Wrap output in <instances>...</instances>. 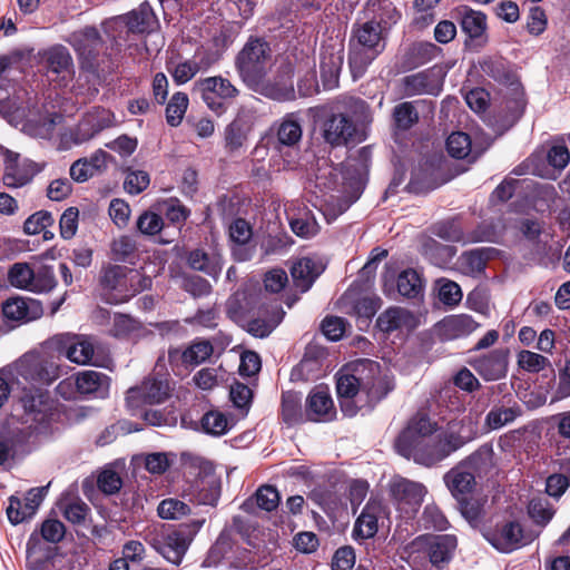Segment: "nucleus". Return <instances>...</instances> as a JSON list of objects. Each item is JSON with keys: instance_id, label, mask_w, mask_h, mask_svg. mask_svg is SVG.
Here are the masks:
<instances>
[{"instance_id": "f257e3e1", "label": "nucleus", "mask_w": 570, "mask_h": 570, "mask_svg": "<svg viewBox=\"0 0 570 570\" xmlns=\"http://www.w3.org/2000/svg\"><path fill=\"white\" fill-rule=\"evenodd\" d=\"M449 426L438 433L439 425L425 414L414 415L394 442L396 452L424 466H433L473 440Z\"/></svg>"}, {"instance_id": "f03ea898", "label": "nucleus", "mask_w": 570, "mask_h": 570, "mask_svg": "<svg viewBox=\"0 0 570 570\" xmlns=\"http://www.w3.org/2000/svg\"><path fill=\"white\" fill-rule=\"evenodd\" d=\"M336 392L341 410L354 416L364 407H372L386 391L383 387L381 366L372 360H357L336 374Z\"/></svg>"}, {"instance_id": "7ed1b4c3", "label": "nucleus", "mask_w": 570, "mask_h": 570, "mask_svg": "<svg viewBox=\"0 0 570 570\" xmlns=\"http://www.w3.org/2000/svg\"><path fill=\"white\" fill-rule=\"evenodd\" d=\"M20 407L21 412L17 410L12 415L8 431L0 433V465L13 456L17 443L51 431L52 405L48 393L41 390L26 393L20 400Z\"/></svg>"}, {"instance_id": "20e7f679", "label": "nucleus", "mask_w": 570, "mask_h": 570, "mask_svg": "<svg viewBox=\"0 0 570 570\" xmlns=\"http://www.w3.org/2000/svg\"><path fill=\"white\" fill-rule=\"evenodd\" d=\"M387 36L389 29L376 19L353 24L348 67L354 80L363 77L370 65L385 50Z\"/></svg>"}, {"instance_id": "39448f33", "label": "nucleus", "mask_w": 570, "mask_h": 570, "mask_svg": "<svg viewBox=\"0 0 570 570\" xmlns=\"http://www.w3.org/2000/svg\"><path fill=\"white\" fill-rule=\"evenodd\" d=\"M8 368L19 385H49L60 375L59 356L50 341L41 350L23 354Z\"/></svg>"}, {"instance_id": "423d86ee", "label": "nucleus", "mask_w": 570, "mask_h": 570, "mask_svg": "<svg viewBox=\"0 0 570 570\" xmlns=\"http://www.w3.org/2000/svg\"><path fill=\"white\" fill-rule=\"evenodd\" d=\"M150 284L149 277L141 276L138 271L121 265L108 264L99 274L100 296L109 304L125 303Z\"/></svg>"}, {"instance_id": "0eeeda50", "label": "nucleus", "mask_w": 570, "mask_h": 570, "mask_svg": "<svg viewBox=\"0 0 570 570\" xmlns=\"http://www.w3.org/2000/svg\"><path fill=\"white\" fill-rule=\"evenodd\" d=\"M253 297L246 292L235 293L227 302L229 315L250 335L259 338L267 337L282 322L284 312L277 305L259 308L257 317H248Z\"/></svg>"}, {"instance_id": "6e6552de", "label": "nucleus", "mask_w": 570, "mask_h": 570, "mask_svg": "<svg viewBox=\"0 0 570 570\" xmlns=\"http://www.w3.org/2000/svg\"><path fill=\"white\" fill-rule=\"evenodd\" d=\"M272 62L269 45L259 38H250L235 60L240 78L250 88L262 85Z\"/></svg>"}, {"instance_id": "1a4fd4ad", "label": "nucleus", "mask_w": 570, "mask_h": 570, "mask_svg": "<svg viewBox=\"0 0 570 570\" xmlns=\"http://www.w3.org/2000/svg\"><path fill=\"white\" fill-rule=\"evenodd\" d=\"M9 284L33 294H46L57 286L53 267L46 264L18 262L8 271Z\"/></svg>"}, {"instance_id": "9d476101", "label": "nucleus", "mask_w": 570, "mask_h": 570, "mask_svg": "<svg viewBox=\"0 0 570 570\" xmlns=\"http://www.w3.org/2000/svg\"><path fill=\"white\" fill-rule=\"evenodd\" d=\"M387 492L400 518L412 520L419 512L428 489L423 483L397 475L390 480Z\"/></svg>"}, {"instance_id": "9b49d317", "label": "nucleus", "mask_w": 570, "mask_h": 570, "mask_svg": "<svg viewBox=\"0 0 570 570\" xmlns=\"http://www.w3.org/2000/svg\"><path fill=\"white\" fill-rule=\"evenodd\" d=\"M203 523L204 520H196L189 524H180L178 528L164 531L153 538L151 546L167 561L178 566Z\"/></svg>"}, {"instance_id": "f8f14e48", "label": "nucleus", "mask_w": 570, "mask_h": 570, "mask_svg": "<svg viewBox=\"0 0 570 570\" xmlns=\"http://www.w3.org/2000/svg\"><path fill=\"white\" fill-rule=\"evenodd\" d=\"M193 90L217 115L225 112L229 102L238 95L236 87L220 76L198 79L194 83Z\"/></svg>"}, {"instance_id": "ddd939ff", "label": "nucleus", "mask_w": 570, "mask_h": 570, "mask_svg": "<svg viewBox=\"0 0 570 570\" xmlns=\"http://www.w3.org/2000/svg\"><path fill=\"white\" fill-rule=\"evenodd\" d=\"M170 395V386L166 376H148L138 386L127 391L126 402L131 410L142 405L160 404Z\"/></svg>"}, {"instance_id": "4468645a", "label": "nucleus", "mask_w": 570, "mask_h": 570, "mask_svg": "<svg viewBox=\"0 0 570 570\" xmlns=\"http://www.w3.org/2000/svg\"><path fill=\"white\" fill-rule=\"evenodd\" d=\"M56 354L66 356L70 362L85 365L91 362L95 343L91 337L75 334H60L50 340Z\"/></svg>"}, {"instance_id": "2eb2a0df", "label": "nucleus", "mask_w": 570, "mask_h": 570, "mask_svg": "<svg viewBox=\"0 0 570 570\" xmlns=\"http://www.w3.org/2000/svg\"><path fill=\"white\" fill-rule=\"evenodd\" d=\"M456 546L458 541L453 534H423L411 542V549L425 552L433 566L448 563Z\"/></svg>"}, {"instance_id": "dca6fc26", "label": "nucleus", "mask_w": 570, "mask_h": 570, "mask_svg": "<svg viewBox=\"0 0 570 570\" xmlns=\"http://www.w3.org/2000/svg\"><path fill=\"white\" fill-rule=\"evenodd\" d=\"M444 73L441 68L433 67L403 78V90L407 96L439 95L443 85Z\"/></svg>"}, {"instance_id": "f3484780", "label": "nucleus", "mask_w": 570, "mask_h": 570, "mask_svg": "<svg viewBox=\"0 0 570 570\" xmlns=\"http://www.w3.org/2000/svg\"><path fill=\"white\" fill-rule=\"evenodd\" d=\"M509 352L504 348H497L487 354L474 357L470 365L485 381H498L503 379L508 372Z\"/></svg>"}, {"instance_id": "a211bd4d", "label": "nucleus", "mask_w": 570, "mask_h": 570, "mask_svg": "<svg viewBox=\"0 0 570 570\" xmlns=\"http://www.w3.org/2000/svg\"><path fill=\"white\" fill-rule=\"evenodd\" d=\"M48 491V487L30 489L23 501L16 497H11L7 508V515L12 524H18L27 519L32 518Z\"/></svg>"}, {"instance_id": "6ab92c4d", "label": "nucleus", "mask_w": 570, "mask_h": 570, "mask_svg": "<svg viewBox=\"0 0 570 570\" xmlns=\"http://www.w3.org/2000/svg\"><path fill=\"white\" fill-rule=\"evenodd\" d=\"M487 541L500 552H511L522 544L523 531L520 523L509 521L484 533Z\"/></svg>"}, {"instance_id": "aec40b11", "label": "nucleus", "mask_w": 570, "mask_h": 570, "mask_svg": "<svg viewBox=\"0 0 570 570\" xmlns=\"http://www.w3.org/2000/svg\"><path fill=\"white\" fill-rule=\"evenodd\" d=\"M324 138L331 145L340 146L361 141L362 137L354 122L345 115H333L324 125Z\"/></svg>"}, {"instance_id": "412c9836", "label": "nucleus", "mask_w": 570, "mask_h": 570, "mask_svg": "<svg viewBox=\"0 0 570 570\" xmlns=\"http://www.w3.org/2000/svg\"><path fill=\"white\" fill-rule=\"evenodd\" d=\"M306 415L314 422H330L336 416L333 399L327 387H314L306 399Z\"/></svg>"}, {"instance_id": "4be33fe9", "label": "nucleus", "mask_w": 570, "mask_h": 570, "mask_svg": "<svg viewBox=\"0 0 570 570\" xmlns=\"http://www.w3.org/2000/svg\"><path fill=\"white\" fill-rule=\"evenodd\" d=\"M344 62V45L342 42L324 46L321 52L320 69L324 82L328 87L336 85Z\"/></svg>"}, {"instance_id": "5701e85b", "label": "nucleus", "mask_w": 570, "mask_h": 570, "mask_svg": "<svg viewBox=\"0 0 570 570\" xmlns=\"http://www.w3.org/2000/svg\"><path fill=\"white\" fill-rule=\"evenodd\" d=\"M324 269L325 266L318 258L303 257L298 259L291 268L295 287L301 293L307 292Z\"/></svg>"}, {"instance_id": "b1692460", "label": "nucleus", "mask_w": 570, "mask_h": 570, "mask_svg": "<svg viewBox=\"0 0 570 570\" xmlns=\"http://www.w3.org/2000/svg\"><path fill=\"white\" fill-rule=\"evenodd\" d=\"M33 176L31 164L20 161L19 154L7 150L4 154L3 184L7 187L19 188L28 184Z\"/></svg>"}, {"instance_id": "393cba45", "label": "nucleus", "mask_w": 570, "mask_h": 570, "mask_svg": "<svg viewBox=\"0 0 570 570\" xmlns=\"http://www.w3.org/2000/svg\"><path fill=\"white\" fill-rule=\"evenodd\" d=\"M253 88L258 90L265 97L278 101H287L295 98V89L291 67H286V69L273 81H265L263 79L262 85Z\"/></svg>"}, {"instance_id": "a878e982", "label": "nucleus", "mask_w": 570, "mask_h": 570, "mask_svg": "<svg viewBox=\"0 0 570 570\" xmlns=\"http://www.w3.org/2000/svg\"><path fill=\"white\" fill-rule=\"evenodd\" d=\"M382 512V503L379 500H370L355 521L353 537L356 540L373 538L377 532V521Z\"/></svg>"}, {"instance_id": "bb28decb", "label": "nucleus", "mask_w": 570, "mask_h": 570, "mask_svg": "<svg viewBox=\"0 0 570 570\" xmlns=\"http://www.w3.org/2000/svg\"><path fill=\"white\" fill-rule=\"evenodd\" d=\"M2 312L8 320L30 322L42 315V307L36 299L14 297L3 304Z\"/></svg>"}, {"instance_id": "cd10ccee", "label": "nucleus", "mask_w": 570, "mask_h": 570, "mask_svg": "<svg viewBox=\"0 0 570 570\" xmlns=\"http://www.w3.org/2000/svg\"><path fill=\"white\" fill-rule=\"evenodd\" d=\"M475 475L465 464L460 462L444 474V482L453 497L460 499L475 488Z\"/></svg>"}, {"instance_id": "c85d7f7f", "label": "nucleus", "mask_w": 570, "mask_h": 570, "mask_svg": "<svg viewBox=\"0 0 570 570\" xmlns=\"http://www.w3.org/2000/svg\"><path fill=\"white\" fill-rule=\"evenodd\" d=\"M478 323L465 314L452 315L441 321L436 331L442 340H454L471 334L478 328Z\"/></svg>"}, {"instance_id": "c756f323", "label": "nucleus", "mask_w": 570, "mask_h": 570, "mask_svg": "<svg viewBox=\"0 0 570 570\" xmlns=\"http://www.w3.org/2000/svg\"><path fill=\"white\" fill-rule=\"evenodd\" d=\"M187 262L193 269L203 272L213 278H218L224 265L220 253L217 250L207 253L200 248L191 250Z\"/></svg>"}, {"instance_id": "7c9ffc66", "label": "nucleus", "mask_w": 570, "mask_h": 570, "mask_svg": "<svg viewBox=\"0 0 570 570\" xmlns=\"http://www.w3.org/2000/svg\"><path fill=\"white\" fill-rule=\"evenodd\" d=\"M376 326L384 333H391L397 330L412 328L415 326L413 314L399 306H393L384 311L376 320Z\"/></svg>"}, {"instance_id": "2f4dec72", "label": "nucleus", "mask_w": 570, "mask_h": 570, "mask_svg": "<svg viewBox=\"0 0 570 570\" xmlns=\"http://www.w3.org/2000/svg\"><path fill=\"white\" fill-rule=\"evenodd\" d=\"M128 31L132 33H150L158 28V19L147 2L139 6L138 9L129 12L126 17Z\"/></svg>"}, {"instance_id": "473e14b6", "label": "nucleus", "mask_w": 570, "mask_h": 570, "mask_svg": "<svg viewBox=\"0 0 570 570\" xmlns=\"http://www.w3.org/2000/svg\"><path fill=\"white\" fill-rule=\"evenodd\" d=\"M109 125V112L105 109H97L95 112L88 114L77 127L75 142L82 144L91 139Z\"/></svg>"}, {"instance_id": "72a5a7b5", "label": "nucleus", "mask_w": 570, "mask_h": 570, "mask_svg": "<svg viewBox=\"0 0 570 570\" xmlns=\"http://www.w3.org/2000/svg\"><path fill=\"white\" fill-rule=\"evenodd\" d=\"M209 60L196 59L184 60L180 62L168 61L167 71L177 85H184L193 79L198 72L205 71L210 67Z\"/></svg>"}, {"instance_id": "f704fd0d", "label": "nucleus", "mask_w": 570, "mask_h": 570, "mask_svg": "<svg viewBox=\"0 0 570 570\" xmlns=\"http://www.w3.org/2000/svg\"><path fill=\"white\" fill-rule=\"evenodd\" d=\"M77 391L83 395L104 394L109 386V377L100 372L87 370L75 377Z\"/></svg>"}, {"instance_id": "c9c22d12", "label": "nucleus", "mask_w": 570, "mask_h": 570, "mask_svg": "<svg viewBox=\"0 0 570 570\" xmlns=\"http://www.w3.org/2000/svg\"><path fill=\"white\" fill-rule=\"evenodd\" d=\"M302 135L301 122L294 114L286 115L277 125L276 137L279 147H295Z\"/></svg>"}, {"instance_id": "e433bc0d", "label": "nucleus", "mask_w": 570, "mask_h": 570, "mask_svg": "<svg viewBox=\"0 0 570 570\" xmlns=\"http://www.w3.org/2000/svg\"><path fill=\"white\" fill-rule=\"evenodd\" d=\"M493 456L492 446L484 444L461 462L473 472L475 478H482L493 469Z\"/></svg>"}, {"instance_id": "4c0bfd02", "label": "nucleus", "mask_w": 570, "mask_h": 570, "mask_svg": "<svg viewBox=\"0 0 570 570\" xmlns=\"http://www.w3.org/2000/svg\"><path fill=\"white\" fill-rule=\"evenodd\" d=\"M519 415H521V407L518 404L494 405L485 415L484 426L489 431L499 430L512 423Z\"/></svg>"}, {"instance_id": "58836bf2", "label": "nucleus", "mask_w": 570, "mask_h": 570, "mask_svg": "<svg viewBox=\"0 0 570 570\" xmlns=\"http://www.w3.org/2000/svg\"><path fill=\"white\" fill-rule=\"evenodd\" d=\"M461 27L471 39H480L487 31V16L469 7L460 9Z\"/></svg>"}, {"instance_id": "ea45409f", "label": "nucleus", "mask_w": 570, "mask_h": 570, "mask_svg": "<svg viewBox=\"0 0 570 570\" xmlns=\"http://www.w3.org/2000/svg\"><path fill=\"white\" fill-rule=\"evenodd\" d=\"M110 253L115 261L134 263L138 253V243L134 236L121 235L111 242Z\"/></svg>"}, {"instance_id": "a19ab883", "label": "nucleus", "mask_w": 570, "mask_h": 570, "mask_svg": "<svg viewBox=\"0 0 570 570\" xmlns=\"http://www.w3.org/2000/svg\"><path fill=\"white\" fill-rule=\"evenodd\" d=\"M448 153L458 159L470 157L471 160L476 159L478 155L472 148L471 138L462 131L452 132L446 140Z\"/></svg>"}, {"instance_id": "79ce46f5", "label": "nucleus", "mask_w": 570, "mask_h": 570, "mask_svg": "<svg viewBox=\"0 0 570 570\" xmlns=\"http://www.w3.org/2000/svg\"><path fill=\"white\" fill-rule=\"evenodd\" d=\"M46 61L49 71L63 73V78L71 72L72 58L67 48L62 46H57L48 50Z\"/></svg>"}, {"instance_id": "37998d69", "label": "nucleus", "mask_w": 570, "mask_h": 570, "mask_svg": "<svg viewBox=\"0 0 570 570\" xmlns=\"http://www.w3.org/2000/svg\"><path fill=\"white\" fill-rule=\"evenodd\" d=\"M289 225L293 233L303 238H309L317 234L318 224L314 216L308 212H304L298 216H295L291 209H287Z\"/></svg>"}, {"instance_id": "c03bdc74", "label": "nucleus", "mask_w": 570, "mask_h": 570, "mask_svg": "<svg viewBox=\"0 0 570 570\" xmlns=\"http://www.w3.org/2000/svg\"><path fill=\"white\" fill-rule=\"evenodd\" d=\"M397 291L404 297H419L423 291V282L419 273L411 268L403 271L397 277Z\"/></svg>"}, {"instance_id": "a18cd8bd", "label": "nucleus", "mask_w": 570, "mask_h": 570, "mask_svg": "<svg viewBox=\"0 0 570 570\" xmlns=\"http://www.w3.org/2000/svg\"><path fill=\"white\" fill-rule=\"evenodd\" d=\"M213 345L208 341H194L181 354L185 364L196 366L213 354Z\"/></svg>"}, {"instance_id": "49530a36", "label": "nucleus", "mask_w": 570, "mask_h": 570, "mask_svg": "<svg viewBox=\"0 0 570 570\" xmlns=\"http://www.w3.org/2000/svg\"><path fill=\"white\" fill-rule=\"evenodd\" d=\"M202 429L206 434L220 436L229 430L226 415L219 411H208L202 417Z\"/></svg>"}, {"instance_id": "de8ad7c7", "label": "nucleus", "mask_w": 570, "mask_h": 570, "mask_svg": "<svg viewBox=\"0 0 570 570\" xmlns=\"http://www.w3.org/2000/svg\"><path fill=\"white\" fill-rule=\"evenodd\" d=\"M158 515L164 520H178L190 513V508L176 498L164 499L157 508Z\"/></svg>"}, {"instance_id": "09e8293b", "label": "nucleus", "mask_w": 570, "mask_h": 570, "mask_svg": "<svg viewBox=\"0 0 570 570\" xmlns=\"http://www.w3.org/2000/svg\"><path fill=\"white\" fill-rule=\"evenodd\" d=\"M188 107V97L184 92H176L166 108V119L170 126H178Z\"/></svg>"}, {"instance_id": "8fccbe9b", "label": "nucleus", "mask_w": 570, "mask_h": 570, "mask_svg": "<svg viewBox=\"0 0 570 570\" xmlns=\"http://www.w3.org/2000/svg\"><path fill=\"white\" fill-rule=\"evenodd\" d=\"M380 307V298L362 297L353 306V312L357 317L358 326L368 325V321L375 315Z\"/></svg>"}, {"instance_id": "3c124183", "label": "nucleus", "mask_w": 570, "mask_h": 570, "mask_svg": "<svg viewBox=\"0 0 570 570\" xmlns=\"http://www.w3.org/2000/svg\"><path fill=\"white\" fill-rule=\"evenodd\" d=\"M421 521L423 522V527L425 529H434L438 531L446 530L449 527V521L443 514V512L440 510V508L434 504L430 503L426 504Z\"/></svg>"}, {"instance_id": "603ef678", "label": "nucleus", "mask_w": 570, "mask_h": 570, "mask_svg": "<svg viewBox=\"0 0 570 570\" xmlns=\"http://www.w3.org/2000/svg\"><path fill=\"white\" fill-rule=\"evenodd\" d=\"M485 261L481 250H471L462 254L459 258L461 271L466 275L480 274L485 267Z\"/></svg>"}, {"instance_id": "864d4df0", "label": "nucleus", "mask_w": 570, "mask_h": 570, "mask_svg": "<svg viewBox=\"0 0 570 570\" xmlns=\"http://www.w3.org/2000/svg\"><path fill=\"white\" fill-rule=\"evenodd\" d=\"M150 184L149 174L145 170H131L129 169L126 174L124 181V188L131 195H138L142 193Z\"/></svg>"}, {"instance_id": "5fc2aeb1", "label": "nucleus", "mask_w": 570, "mask_h": 570, "mask_svg": "<svg viewBox=\"0 0 570 570\" xmlns=\"http://www.w3.org/2000/svg\"><path fill=\"white\" fill-rule=\"evenodd\" d=\"M518 365L527 372L537 373L549 365V360L541 354L524 350L518 354Z\"/></svg>"}, {"instance_id": "6e6d98bb", "label": "nucleus", "mask_w": 570, "mask_h": 570, "mask_svg": "<svg viewBox=\"0 0 570 570\" xmlns=\"http://www.w3.org/2000/svg\"><path fill=\"white\" fill-rule=\"evenodd\" d=\"M163 227V218L153 212H145L137 219V228L144 235L154 236L160 233Z\"/></svg>"}, {"instance_id": "4d7b16f0", "label": "nucleus", "mask_w": 570, "mask_h": 570, "mask_svg": "<svg viewBox=\"0 0 570 570\" xmlns=\"http://www.w3.org/2000/svg\"><path fill=\"white\" fill-rule=\"evenodd\" d=\"M53 224V217L49 212L40 210L32 214L23 224V229L29 235H36Z\"/></svg>"}, {"instance_id": "13d9d810", "label": "nucleus", "mask_w": 570, "mask_h": 570, "mask_svg": "<svg viewBox=\"0 0 570 570\" xmlns=\"http://www.w3.org/2000/svg\"><path fill=\"white\" fill-rule=\"evenodd\" d=\"M439 284V298L445 305H456L462 299V291L460 286L449 279H440Z\"/></svg>"}, {"instance_id": "bf43d9fd", "label": "nucleus", "mask_w": 570, "mask_h": 570, "mask_svg": "<svg viewBox=\"0 0 570 570\" xmlns=\"http://www.w3.org/2000/svg\"><path fill=\"white\" fill-rule=\"evenodd\" d=\"M394 120L399 128L407 129L417 121V112L411 102H402L394 108Z\"/></svg>"}, {"instance_id": "052dcab7", "label": "nucleus", "mask_w": 570, "mask_h": 570, "mask_svg": "<svg viewBox=\"0 0 570 570\" xmlns=\"http://www.w3.org/2000/svg\"><path fill=\"white\" fill-rule=\"evenodd\" d=\"M257 505L265 511H273L278 507V491L271 485L261 487L255 494Z\"/></svg>"}, {"instance_id": "680f3d73", "label": "nucleus", "mask_w": 570, "mask_h": 570, "mask_svg": "<svg viewBox=\"0 0 570 570\" xmlns=\"http://www.w3.org/2000/svg\"><path fill=\"white\" fill-rule=\"evenodd\" d=\"M79 212L75 207L67 208L60 217V235L65 239L75 236L78 228Z\"/></svg>"}, {"instance_id": "e2e57ef3", "label": "nucleus", "mask_w": 570, "mask_h": 570, "mask_svg": "<svg viewBox=\"0 0 570 570\" xmlns=\"http://www.w3.org/2000/svg\"><path fill=\"white\" fill-rule=\"evenodd\" d=\"M139 327L138 322L128 315L117 314L112 321L111 334L116 337L129 336Z\"/></svg>"}, {"instance_id": "0e129e2a", "label": "nucleus", "mask_w": 570, "mask_h": 570, "mask_svg": "<svg viewBox=\"0 0 570 570\" xmlns=\"http://www.w3.org/2000/svg\"><path fill=\"white\" fill-rule=\"evenodd\" d=\"M225 140L230 150H236L243 146L246 140V131L240 121L235 120L226 128Z\"/></svg>"}, {"instance_id": "69168bd1", "label": "nucleus", "mask_w": 570, "mask_h": 570, "mask_svg": "<svg viewBox=\"0 0 570 570\" xmlns=\"http://www.w3.org/2000/svg\"><path fill=\"white\" fill-rule=\"evenodd\" d=\"M346 323L338 316H328L322 322V332L331 341H338L345 333Z\"/></svg>"}, {"instance_id": "338daca9", "label": "nucleus", "mask_w": 570, "mask_h": 570, "mask_svg": "<svg viewBox=\"0 0 570 570\" xmlns=\"http://www.w3.org/2000/svg\"><path fill=\"white\" fill-rule=\"evenodd\" d=\"M109 216L120 228L127 226L130 217V207L122 199H112L109 205Z\"/></svg>"}, {"instance_id": "774afa93", "label": "nucleus", "mask_w": 570, "mask_h": 570, "mask_svg": "<svg viewBox=\"0 0 570 570\" xmlns=\"http://www.w3.org/2000/svg\"><path fill=\"white\" fill-rule=\"evenodd\" d=\"M355 563V553L351 547L336 550L332 560V570H352Z\"/></svg>"}]
</instances>
